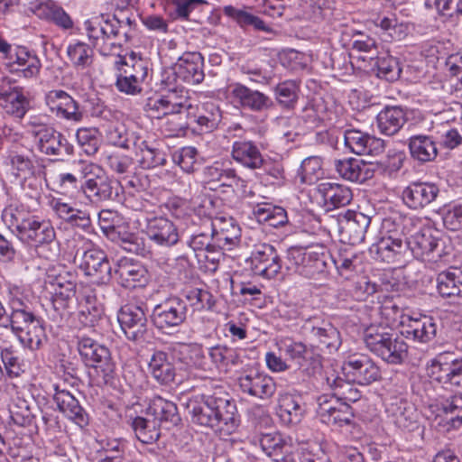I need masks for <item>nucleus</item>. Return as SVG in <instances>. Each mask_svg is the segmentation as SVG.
<instances>
[{
	"label": "nucleus",
	"instance_id": "1",
	"mask_svg": "<svg viewBox=\"0 0 462 462\" xmlns=\"http://www.w3.org/2000/svg\"><path fill=\"white\" fill-rule=\"evenodd\" d=\"M187 409L194 424L227 436L238 426L237 409L224 386L208 382L205 392L190 399Z\"/></svg>",
	"mask_w": 462,
	"mask_h": 462
},
{
	"label": "nucleus",
	"instance_id": "2",
	"mask_svg": "<svg viewBox=\"0 0 462 462\" xmlns=\"http://www.w3.org/2000/svg\"><path fill=\"white\" fill-rule=\"evenodd\" d=\"M8 306L9 314L0 301V327L10 329L23 346L40 349L47 341L43 320L30 309L18 288L9 291Z\"/></svg>",
	"mask_w": 462,
	"mask_h": 462
},
{
	"label": "nucleus",
	"instance_id": "3",
	"mask_svg": "<svg viewBox=\"0 0 462 462\" xmlns=\"http://www.w3.org/2000/svg\"><path fill=\"white\" fill-rule=\"evenodd\" d=\"M3 219L24 245L42 248L45 245L51 247L57 244L55 229L48 219L30 215L17 208L5 209Z\"/></svg>",
	"mask_w": 462,
	"mask_h": 462
},
{
	"label": "nucleus",
	"instance_id": "4",
	"mask_svg": "<svg viewBox=\"0 0 462 462\" xmlns=\"http://www.w3.org/2000/svg\"><path fill=\"white\" fill-rule=\"evenodd\" d=\"M364 342L372 353L387 364L400 365L407 356L406 342L387 327H367L364 331Z\"/></svg>",
	"mask_w": 462,
	"mask_h": 462
},
{
	"label": "nucleus",
	"instance_id": "5",
	"mask_svg": "<svg viewBox=\"0 0 462 462\" xmlns=\"http://www.w3.org/2000/svg\"><path fill=\"white\" fill-rule=\"evenodd\" d=\"M78 166L85 180L79 188L91 202L97 204L119 198V184L110 179L101 166L83 160L78 162Z\"/></svg>",
	"mask_w": 462,
	"mask_h": 462
},
{
	"label": "nucleus",
	"instance_id": "6",
	"mask_svg": "<svg viewBox=\"0 0 462 462\" xmlns=\"http://www.w3.org/2000/svg\"><path fill=\"white\" fill-rule=\"evenodd\" d=\"M414 226V220L405 217L402 220V236L407 245V257L410 255L421 261L438 262L444 254L440 240L432 235L429 228H421L411 233L410 227Z\"/></svg>",
	"mask_w": 462,
	"mask_h": 462
},
{
	"label": "nucleus",
	"instance_id": "7",
	"mask_svg": "<svg viewBox=\"0 0 462 462\" xmlns=\"http://www.w3.org/2000/svg\"><path fill=\"white\" fill-rule=\"evenodd\" d=\"M78 350L85 365L94 368L103 383L113 384L116 365L107 346L83 336L79 337Z\"/></svg>",
	"mask_w": 462,
	"mask_h": 462
},
{
	"label": "nucleus",
	"instance_id": "8",
	"mask_svg": "<svg viewBox=\"0 0 462 462\" xmlns=\"http://www.w3.org/2000/svg\"><path fill=\"white\" fill-rule=\"evenodd\" d=\"M119 22L94 18L85 22V29L88 40L102 55H110L129 40L128 33L124 34L125 40H120Z\"/></svg>",
	"mask_w": 462,
	"mask_h": 462
},
{
	"label": "nucleus",
	"instance_id": "9",
	"mask_svg": "<svg viewBox=\"0 0 462 462\" xmlns=\"http://www.w3.org/2000/svg\"><path fill=\"white\" fill-rule=\"evenodd\" d=\"M187 314L186 301L178 296H171L155 305L152 321L159 330L170 333L185 322Z\"/></svg>",
	"mask_w": 462,
	"mask_h": 462
},
{
	"label": "nucleus",
	"instance_id": "10",
	"mask_svg": "<svg viewBox=\"0 0 462 462\" xmlns=\"http://www.w3.org/2000/svg\"><path fill=\"white\" fill-rule=\"evenodd\" d=\"M45 104L56 118L73 124L82 122L85 113L79 103L62 89H52L46 93Z\"/></svg>",
	"mask_w": 462,
	"mask_h": 462
},
{
	"label": "nucleus",
	"instance_id": "11",
	"mask_svg": "<svg viewBox=\"0 0 462 462\" xmlns=\"http://www.w3.org/2000/svg\"><path fill=\"white\" fill-rule=\"evenodd\" d=\"M345 376L353 383L368 385L379 381L381 370L376 363L368 356L353 354L347 356L342 365Z\"/></svg>",
	"mask_w": 462,
	"mask_h": 462
},
{
	"label": "nucleus",
	"instance_id": "12",
	"mask_svg": "<svg viewBox=\"0 0 462 462\" xmlns=\"http://www.w3.org/2000/svg\"><path fill=\"white\" fill-rule=\"evenodd\" d=\"M317 414L320 420L329 426H349L354 420V411L346 403L328 394L320 395L318 400Z\"/></svg>",
	"mask_w": 462,
	"mask_h": 462
},
{
	"label": "nucleus",
	"instance_id": "13",
	"mask_svg": "<svg viewBox=\"0 0 462 462\" xmlns=\"http://www.w3.org/2000/svg\"><path fill=\"white\" fill-rule=\"evenodd\" d=\"M79 267L97 283H107L112 277V267L106 253L96 247L88 249L79 258Z\"/></svg>",
	"mask_w": 462,
	"mask_h": 462
},
{
	"label": "nucleus",
	"instance_id": "14",
	"mask_svg": "<svg viewBox=\"0 0 462 462\" xmlns=\"http://www.w3.org/2000/svg\"><path fill=\"white\" fill-rule=\"evenodd\" d=\"M117 319L129 340L139 341L143 338L147 331V318L142 307L134 304L121 307Z\"/></svg>",
	"mask_w": 462,
	"mask_h": 462
},
{
	"label": "nucleus",
	"instance_id": "15",
	"mask_svg": "<svg viewBox=\"0 0 462 462\" xmlns=\"http://www.w3.org/2000/svg\"><path fill=\"white\" fill-rule=\"evenodd\" d=\"M400 326L401 333L405 338L418 343L428 344L437 336V324L430 316H407L400 321Z\"/></svg>",
	"mask_w": 462,
	"mask_h": 462
},
{
	"label": "nucleus",
	"instance_id": "16",
	"mask_svg": "<svg viewBox=\"0 0 462 462\" xmlns=\"http://www.w3.org/2000/svg\"><path fill=\"white\" fill-rule=\"evenodd\" d=\"M11 73H17L24 79L36 78L42 63L37 54L27 47L15 45L14 51L5 63Z\"/></svg>",
	"mask_w": 462,
	"mask_h": 462
},
{
	"label": "nucleus",
	"instance_id": "17",
	"mask_svg": "<svg viewBox=\"0 0 462 462\" xmlns=\"http://www.w3.org/2000/svg\"><path fill=\"white\" fill-rule=\"evenodd\" d=\"M252 270L255 275L266 279L276 277L282 269V260L274 246L260 245L251 256Z\"/></svg>",
	"mask_w": 462,
	"mask_h": 462
},
{
	"label": "nucleus",
	"instance_id": "18",
	"mask_svg": "<svg viewBox=\"0 0 462 462\" xmlns=\"http://www.w3.org/2000/svg\"><path fill=\"white\" fill-rule=\"evenodd\" d=\"M370 223L371 218L367 215L360 211L346 210L340 219V235L344 243L352 245L361 244Z\"/></svg>",
	"mask_w": 462,
	"mask_h": 462
},
{
	"label": "nucleus",
	"instance_id": "19",
	"mask_svg": "<svg viewBox=\"0 0 462 462\" xmlns=\"http://www.w3.org/2000/svg\"><path fill=\"white\" fill-rule=\"evenodd\" d=\"M302 329L330 352L337 350L341 345L339 331L329 321L319 317L306 319Z\"/></svg>",
	"mask_w": 462,
	"mask_h": 462
},
{
	"label": "nucleus",
	"instance_id": "20",
	"mask_svg": "<svg viewBox=\"0 0 462 462\" xmlns=\"http://www.w3.org/2000/svg\"><path fill=\"white\" fill-rule=\"evenodd\" d=\"M52 307L60 321L69 319L71 314L73 298L76 294V283L72 280L62 275H58L53 282Z\"/></svg>",
	"mask_w": 462,
	"mask_h": 462
},
{
	"label": "nucleus",
	"instance_id": "21",
	"mask_svg": "<svg viewBox=\"0 0 462 462\" xmlns=\"http://www.w3.org/2000/svg\"><path fill=\"white\" fill-rule=\"evenodd\" d=\"M374 260L387 263H399L407 257V245L404 236L392 235L381 237L369 249Z\"/></svg>",
	"mask_w": 462,
	"mask_h": 462
},
{
	"label": "nucleus",
	"instance_id": "22",
	"mask_svg": "<svg viewBox=\"0 0 462 462\" xmlns=\"http://www.w3.org/2000/svg\"><path fill=\"white\" fill-rule=\"evenodd\" d=\"M231 97L240 107L254 113L263 112L273 106V102L269 96L241 83L232 86Z\"/></svg>",
	"mask_w": 462,
	"mask_h": 462
},
{
	"label": "nucleus",
	"instance_id": "23",
	"mask_svg": "<svg viewBox=\"0 0 462 462\" xmlns=\"http://www.w3.org/2000/svg\"><path fill=\"white\" fill-rule=\"evenodd\" d=\"M36 134L35 143L40 152L48 156L71 155L74 152L73 145L61 133L57 132L53 127L42 128ZM37 134V132L35 133Z\"/></svg>",
	"mask_w": 462,
	"mask_h": 462
},
{
	"label": "nucleus",
	"instance_id": "24",
	"mask_svg": "<svg viewBox=\"0 0 462 462\" xmlns=\"http://www.w3.org/2000/svg\"><path fill=\"white\" fill-rule=\"evenodd\" d=\"M114 273L118 282L126 289L143 287L148 282V273L144 266L127 257L117 261Z\"/></svg>",
	"mask_w": 462,
	"mask_h": 462
},
{
	"label": "nucleus",
	"instance_id": "25",
	"mask_svg": "<svg viewBox=\"0 0 462 462\" xmlns=\"http://www.w3.org/2000/svg\"><path fill=\"white\" fill-rule=\"evenodd\" d=\"M145 233L150 240L162 246H172L180 239L175 224L164 217H147Z\"/></svg>",
	"mask_w": 462,
	"mask_h": 462
},
{
	"label": "nucleus",
	"instance_id": "26",
	"mask_svg": "<svg viewBox=\"0 0 462 462\" xmlns=\"http://www.w3.org/2000/svg\"><path fill=\"white\" fill-rule=\"evenodd\" d=\"M53 400L59 411L81 429L89 423V416L79 402L67 390L54 385Z\"/></svg>",
	"mask_w": 462,
	"mask_h": 462
},
{
	"label": "nucleus",
	"instance_id": "27",
	"mask_svg": "<svg viewBox=\"0 0 462 462\" xmlns=\"http://www.w3.org/2000/svg\"><path fill=\"white\" fill-rule=\"evenodd\" d=\"M176 78L189 85L203 81V57L199 52H185L179 58L173 67Z\"/></svg>",
	"mask_w": 462,
	"mask_h": 462
},
{
	"label": "nucleus",
	"instance_id": "28",
	"mask_svg": "<svg viewBox=\"0 0 462 462\" xmlns=\"http://www.w3.org/2000/svg\"><path fill=\"white\" fill-rule=\"evenodd\" d=\"M345 145L357 155H376L383 151L382 139L357 129H348L344 134Z\"/></svg>",
	"mask_w": 462,
	"mask_h": 462
},
{
	"label": "nucleus",
	"instance_id": "29",
	"mask_svg": "<svg viewBox=\"0 0 462 462\" xmlns=\"http://www.w3.org/2000/svg\"><path fill=\"white\" fill-rule=\"evenodd\" d=\"M240 390L259 399L272 397L276 391V384L272 377L256 371H250L238 378Z\"/></svg>",
	"mask_w": 462,
	"mask_h": 462
},
{
	"label": "nucleus",
	"instance_id": "30",
	"mask_svg": "<svg viewBox=\"0 0 462 462\" xmlns=\"http://www.w3.org/2000/svg\"><path fill=\"white\" fill-rule=\"evenodd\" d=\"M439 188L429 182H411L402 194L406 206L412 209H422L431 204L439 195Z\"/></svg>",
	"mask_w": 462,
	"mask_h": 462
},
{
	"label": "nucleus",
	"instance_id": "31",
	"mask_svg": "<svg viewBox=\"0 0 462 462\" xmlns=\"http://www.w3.org/2000/svg\"><path fill=\"white\" fill-rule=\"evenodd\" d=\"M215 244L219 249L230 250L240 243L241 228L232 217H217L212 219Z\"/></svg>",
	"mask_w": 462,
	"mask_h": 462
},
{
	"label": "nucleus",
	"instance_id": "32",
	"mask_svg": "<svg viewBox=\"0 0 462 462\" xmlns=\"http://www.w3.org/2000/svg\"><path fill=\"white\" fill-rule=\"evenodd\" d=\"M146 415L152 417V420L160 427L170 429L180 421L177 405L161 396H154L146 408Z\"/></svg>",
	"mask_w": 462,
	"mask_h": 462
},
{
	"label": "nucleus",
	"instance_id": "33",
	"mask_svg": "<svg viewBox=\"0 0 462 462\" xmlns=\"http://www.w3.org/2000/svg\"><path fill=\"white\" fill-rule=\"evenodd\" d=\"M396 427L402 431L413 432L420 430L419 412L404 400H396L387 409Z\"/></svg>",
	"mask_w": 462,
	"mask_h": 462
},
{
	"label": "nucleus",
	"instance_id": "34",
	"mask_svg": "<svg viewBox=\"0 0 462 462\" xmlns=\"http://www.w3.org/2000/svg\"><path fill=\"white\" fill-rule=\"evenodd\" d=\"M201 224L188 241V245L196 253L197 257L202 254L208 253L214 254L218 252V247L215 244L214 225L209 217L200 219Z\"/></svg>",
	"mask_w": 462,
	"mask_h": 462
},
{
	"label": "nucleus",
	"instance_id": "35",
	"mask_svg": "<svg viewBox=\"0 0 462 462\" xmlns=\"http://www.w3.org/2000/svg\"><path fill=\"white\" fill-rule=\"evenodd\" d=\"M279 348L280 351L288 357V359L296 363L299 369L309 373L310 369L307 366L308 363L312 365L313 369L320 365L319 356L315 355L312 351L309 350L301 342L286 339L281 342Z\"/></svg>",
	"mask_w": 462,
	"mask_h": 462
},
{
	"label": "nucleus",
	"instance_id": "36",
	"mask_svg": "<svg viewBox=\"0 0 462 462\" xmlns=\"http://www.w3.org/2000/svg\"><path fill=\"white\" fill-rule=\"evenodd\" d=\"M231 156L236 162L250 170L262 169L263 165V157L252 141H236L232 145Z\"/></svg>",
	"mask_w": 462,
	"mask_h": 462
},
{
	"label": "nucleus",
	"instance_id": "37",
	"mask_svg": "<svg viewBox=\"0 0 462 462\" xmlns=\"http://www.w3.org/2000/svg\"><path fill=\"white\" fill-rule=\"evenodd\" d=\"M358 59L366 61L369 59L368 65L365 66V69L374 73L378 78L385 79L386 81L397 80L402 72L399 61L389 55L382 57L373 56H360Z\"/></svg>",
	"mask_w": 462,
	"mask_h": 462
},
{
	"label": "nucleus",
	"instance_id": "38",
	"mask_svg": "<svg viewBox=\"0 0 462 462\" xmlns=\"http://www.w3.org/2000/svg\"><path fill=\"white\" fill-rule=\"evenodd\" d=\"M0 107L7 115L22 119L30 109V100L23 88L14 87L0 92Z\"/></svg>",
	"mask_w": 462,
	"mask_h": 462
},
{
	"label": "nucleus",
	"instance_id": "39",
	"mask_svg": "<svg viewBox=\"0 0 462 462\" xmlns=\"http://www.w3.org/2000/svg\"><path fill=\"white\" fill-rule=\"evenodd\" d=\"M305 411V404L300 395L283 393L280 396L278 415L285 424L300 423Z\"/></svg>",
	"mask_w": 462,
	"mask_h": 462
},
{
	"label": "nucleus",
	"instance_id": "40",
	"mask_svg": "<svg viewBox=\"0 0 462 462\" xmlns=\"http://www.w3.org/2000/svg\"><path fill=\"white\" fill-rule=\"evenodd\" d=\"M208 355L211 361L209 364L212 365V371L216 369L219 373L227 374L242 362L237 351L226 345H216L209 347Z\"/></svg>",
	"mask_w": 462,
	"mask_h": 462
},
{
	"label": "nucleus",
	"instance_id": "41",
	"mask_svg": "<svg viewBox=\"0 0 462 462\" xmlns=\"http://www.w3.org/2000/svg\"><path fill=\"white\" fill-rule=\"evenodd\" d=\"M379 131L392 136L397 134L407 121L404 110L400 106H386L376 116Z\"/></svg>",
	"mask_w": 462,
	"mask_h": 462
},
{
	"label": "nucleus",
	"instance_id": "42",
	"mask_svg": "<svg viewBox=\"0 0 462 462\" xmlns=\"http://www.w3.org/2000/svg\"><path fill=\"white\" fill-rule=\"evenodd\" d=\"M319 192L326 205L333 208L345 207L353 199L352 190L348 187L334 182L321 183L319 186Z\"/></svg>",
	"mask_w": 462,
	"mask_h": 462
},
{
	"label": "nucleus",
	"instance_id": "43",
	"mask_svg": "<svg viewBox=\"0 0 462 462\" xmlns=\"http://www.w3.org/2000/svg\"><path fill=\"white\" fill-rule=\"evenodd\" d=\"M179 360L188 367L212 372L202 345L197 343L181 344L179 349Z\"/></svg>",
	"mask_w": 462,
	"mask_h": 462
},
{
	"label": "nucleus",
	"instance_id": "44",
	"mask_svg": "<svg viewBox=\"0 0 462 462\" xmlns=\"http://www.w3.org/2000/svg\"><path fill=\"white\" fill-rule=\"evenodd\" d=\"M152 376L161 384H169L174 381L175 368L163 351H156L148 364Z\"/></svg>",
	"mask_w": 462,
	"mask_h": 462
},
{
	"label": "nucleus",
	"instance_id": "45",
	"mask_svg": "<svg viewBox=\"0 0 462 462\" xmlns=\"http://www.w3.org/2000/svg\"><path fill=\"white\" fill-rule=\"evenodd\" d=\"M438 292L446 298L462 296V271L451 268L441 272L437 277Z\"/></svg>",
	"mask_w": 462,
	"mask_h": 462
},
{
	"label": "nucleus",
	"instance_id": "46",
	"mask_svg": "<svg viewBox=\"0 0 462 462\" xmlns=\"http://www.w3.org/2000/svg\"><path fill=\"white\" fill-rule=\"evenodd\" d=\"M409 149L411 157L420 162H431L438 154L435 142L430 136L423 134L411 136Z\"/></svg>",
	"mask_w": 462,
	"mask_h": 462
},
{
	"label": "nucleus",
	"instance_id": "47",
	"mask_svg": "<svg viewBox=\"0 0 462 462\" xmlns=\"http://www.w3.org/2000/svg\"><path fill=\"white\" fill-rule=\"evenodd\" d=\"M137 154L140 156L139 163L143 169H152L165 165L167 160L165 153L158 147L150 144L147 141L134 143Z\"/></svg>",
	"mask_w": 462,
	"mask_h": 462
},
{
	"label": "nucleus",
	"instance_id": "48",
	"mask_svg": "<svg viewBox=\"0 0 462 462\" xmlns=\"http://www.w3.org/2000/svg\"><path fill=\"white\" fill-rule=\"evenodd\" d=\"M351 382L347 378L344 380L334 374L327 377L328 385L334 391L331 396L346 403L356 402L361 397V393Z\"/></svg>",
	"mask_w": 462,
	"mask_h": 462
},
{
	"label": "nucleus",
	"instance_id": "49",
	"mask_svg": "<svg viewBox=\"0 0 462 462\" xmlns=\"http://www.w3.org/2000/svg\"><path fill=\"white\" fill-rule=\"evenodd\" d=\"M254 215L258 222L273 227L282 226L288 222L285 209L270 204L257 205L254 208Z\"/></svg>",
	"mask_w": 462,
	"mask_h": 462
},
{
	"label": "nucleus",
	"instance_id": "50",
	"mask_svg": "<svg viewBox=\"0 0 462 462\" xmlns=\"http://www.w3.org/2000/svg\"><path fill=\"white\" fill-rule=\"evenodd\" d=\"M275 100L284 109H293L299 99L300 85L295 80H284L273 89Z\"/></svg>",
	"mask_w": 462,
	"mask_h": 462
},
{
	"label": "nucleus",
	"instance_id": "51",
	"mask_svg": "<svg viewBox=\"0 0 462 462\" xmlns=\"http://www.w3.org/2000/svg\"><path fill=\"white\" fill-rule=\"evenodd\" d=\"M132 428L138 440L143 444H152L161 436L158 423L148 418L135 417L132 421Z\"/></svg>",
	"mask_w": 462,
	"mask_h": 462
},
{
	"label": "nucleus",
	"instance_id": "52",
	"mask_svg": "<svg viewBox=\"0 0 462 462\" xmlns=\"http://www.w3.org/2000/svg\"><path fill=\"white\" fill-rule=\"evenodd\" d=\"M457 356L454 352L444 351L439 353L434 358L430 360L427 365L430 377L439 383H446V378L444 376H446L447 373L450 370L452 361Z\"/></svg>",
	"mask_w": 462,
	"mask_h": 462
},
{
	"label": "nucleus",
	"instance_id": "53",
	"mask_svg": "<svg viewBox=\"0 0 462 462\" xmlns=\"http://www.w3.org/2000/svg\"><path fill=\"white\" fill-rule=\"evenodd\" d=\"M8 411L11 420L20 427L30 426L34 419L29 402L23 398L16 397L13 399Z\"/></svg>",
	"mask_w": 462,
	"mask_h": 462
},
{
	"label": "nucleus",
	"instance_id": "54",
	"mask_svg": "<svg viewBox=\"0 0 462 462\" xmlns=\"http://www.w3.org/2000/svg\"><path fill=\"white\" fill-rule=\"evenodd\" d=\"M223 13L225 15L233 18L243 28L252 27L256 31H269V27L262 19L248 12L236 9L232 5H226L223 8Z\"/></svg>",
	"mask_w": 462,
	"mask_h": 462
},
{
	"label": "nucleus",
	"instance_id": "55",
	"mask_svg": "<svg viewBox=\"0 0 462 462\" xmlns=\"http://www.w3.org/2000/svg\"><path fill=\"white\" fill-rule=\"evenodd\" d=\"M221 118L222 115L218 106L213 102H206L199 109L196 122L201 131L210 132L217 127Z\"/></svg>",
	"mask_w": 462,
	"mask_h": 462
},
{
	"label": "nucleus",
	"instance_id": "56",
	"mask_svg": "<svg viewBox=\"0 0 462 462\" xmlns=\"http://www.w3.org/2000/svg\"><path fill=\"white\" fill-rule=\"evenodd\" d=\"M306 254L304 247H291L287 253V259L290 263L287 268L306 277H313L317 273L313 271L311 262Z\"/></svg>",
	"mask_w": 462,
	"mask_h": 462
},
{
	"label": "nucleus",
	"instance_id": "57",
	"mask_svg": "<svg viewBox=\"0 0 462 462\" xmlns=\"http://www.w3.org/2000/svg\"><path fill=\"white\" fill-rule=\"evenodd\" d=\"M76 140L87 155H94L99 149V132L95 127H82L76 132Z\"/></svg>",
	"mask_w": 462,
	"mask_h": 462
},
{
	"label": "nucleus",
	"instance_id": "58",
	"mask_svg": "<svg viewBox=\"0 0 462 462\" xmlns=\"http://www.w3.org/2000/svg\"><path fill=\"white\" fill-rule=\"evenodd\" d=\"M67 53L69 60L76 69H85L93 62V51L84 42H76L69 45Z\"/></svg>",
	"mask_w": 462,
	"mask_h": 462
},
{
	"label": "nucleus",
	"instance_id": "59",
	"mask_svg": "<svg viewBox=\"0 0 462 462\" xmlns=\"http://www.w3.org/2000/svg\"><path fill=\"white\" fill-rule=\"evenodd\" d=\"M5 163L10 166L13 174L17 178L26 179L33 173V163L31 159L15 152H8Z\"/></svg>",
	"mask_w": 462,
	"mask_h": 462
},
{
	"label": "nucleus",
	"instance_id": "60",
	"mask_svg": "<svg viewBox=\"0 0 462 462\" xmlns=\"http://www.w3.org/2000/svg\"><path fill=\"white\" fill-rule=\"evenodd\" d=\"M441 409L446 414L450 428H457L462 424V395L455 394L441 402Z\"/></svg>",
	"mask_w": 462,
	"mask_h": 462
},
{
	"label": "nucleus",
	"instance_id": "61",
	"mask_svg": "<svg viewBox=\"0 0 462 462\" xmlns=\"http://www.w3.org/2000/svg\"><path fill=\"white\" fill-rule=\"evenodd\" d=\"M405 159L406 155L404 152L396 150L389 151L386 157L378 162V173L392 177L402 168Z\"/></svg>",
	"mask_w": 462,
	"mask_h": 462
},
{
	"label": "nucleus",
	"instance_id": "62",
	"mask_svg": "<svg viewBox=\"0 0 462 462\" xmlns=\"http://www.w3.org/2000/svg\"><path fill=\"white\" fill-rule=\"evenodd\" d=\"M0 357L8 377L17 378L24 373V365L11 347L2 348Z\"/></svg>",
	"mask_w": 462,
	"mask_h": 462
},
{
	"label": "nucleus",
	"instance_id": "63",
	"mask_svg": "<svg viewBox=\"0 0 462 462\" xmlns=\"http://www.w3.org/2000/svg\"><path fill=\"white\" fill-rule=\"evenodd\" d=\"M198 151L195 147L186 146L174 152L172 154L173 162L180 167V169L191 173L194 171V166L197 162Z\"/></svg>",
	"mask_w": 462,
	"mask_h": 462
},
{
	"label": "nucleus",
	"instance_id": "64",
	"mask_svg": "<svg viewBox=\"0 0 462 462\" xmlns=\"http://www.w3.org/2000/svg\"><path fill=\"white\" fill-rule=\"evenodd\" d=\"M379 313L384 319L386 326H395L407 316L402 314V310L394 302L393 299H386L380 307Z\"/></svg>",
	"mask_w": 462,
	"mask_h": 462
}]
</instances>
